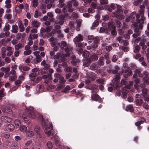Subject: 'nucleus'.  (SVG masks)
<instances>
[{"label": "nucleus", "instance_id": "nucleus-58", "mask_svg": "<svg viewBox=\"0 0 149 149\" xmlns=\"http://www.w3.org/2000/svg\"><path fill=\"white\" fill-rule=\"evenodd\" d=\"M94 80H92V78H91L90 76L87 77V79L86 80V83L87 84L89 83L90 81H94Z\"/></svg>", "mask_w": 149, "mask_h": 149}, {"label": "nucleus", "instance_id": "nucleus-23", "mask_svg": "<svg viewBox=\"0 0 149 149\" xmlns=\"http://www.w3.org/2000/svg\"><path fill=\"white\" fill-rule=\"evenodd\" d=\"M59 45L61 48H64V47H67L68 45L66 42L65 41H62L61 42L58 44Z\"/></svg>", "mask_w": 149, "mask_h": 149}, {"label": "nucleus", "instance_id": "nucleus-47", "mask_svg": "<svg viewBox=\"0 0 149 149\" xmlns=\"http://www.w3.org/2000/svg\"><path fill=\"white\" fill-rule=\"evenodd\" d=\"M119 49H121L124 52H127L128 50V48L127 47L125 46H120L119 47Z\"/></svg>", "mask_w": 149, "mask_h": 149}, {"label": "nucleus", "instance_id": "nucleus-43", "mask_svg": "<svg viewBox=\"0 0 149 149\" xmlns=\"http://www.w3.org/2000/svg\"><path fill=\"white\" fill-rule=\"evenodd\" d=\"M145 36H142L141 37V40H140V42H142V43H145V42L146 43L147 41H148V38H145Z\"/></svg>", "mask_w": 149, "mask_h": 149}, {"label": "nucleus", "instance_id": "nucleus-60", "mask_svg": "<svg viewBox=\"0 0 149 149\" xmlns=\"http://www.w3.org/2000/svg\"><path fill=\"white\" fill-rule=\"evenodd\" d=\"M71 16L73 18H76L78 17V14L74 12H73L72 13Z\"/></svg>", "mask_w": 149, "mask_h": 149}, {"label": "nucleus", "instance_id": "nucleus-37", "mask_svg": "<svg viewBox=\"0 0 149 149\" xmlns=\"http://www.w3.org/2000/svg\"><path fill=\"white\" fill-rule=\"evenodd\" d=\"M89 74L90 75L89 76L91 78H92V80H95L97 78L96 74L95 73L92 72H91Z\"/></svg>", "mask_w": 149, "mask_h": 149}, {"label": "nucleus", "instance_id": "nucleus-10", "mask_svg": "<svg viewBox=\"0 0 149 149\" xmlns=\"http://www.w3.org/2000/svg\"><path fill=\"white\" fill-rule=\"evenodd\" d=\"M36 93H39L44 91L43 86L41 84H38L36 87Z\"/></svg>", "mask_w": 149, "mask_h": 149}, {"label": "nucleus", "instance_id": "nucleus-13", "mask_svg": "<svg viewBox=\"0 0 149 149\" xmlns=\"http://www.w3.org/2000/svg\"><path fill=\"white\" fill-rule=\"evenodd\" d=\"M31 27L33 28H37L40 25V23L36 20H34L31 22Z\"/></svg>", "mask_w": 149, "mask_h": 149}, {"label": "nucleus", "instance_id": "nucleus-46", "mask_svg": "<svg viewBox=\"0 0 149 149\" xmlns=\"http://www.w3.org/2000/svg\"><path fill=\"white\" fill-rule=\"evenodd\" d=\"M104 59V57H100L99 58V64L100 65H103L104 64V63L103 62V61Z\"/></svg>", "mask_w": 149, "mask_h": 149}, {"label": "nucleus", "instance_id": "nucleus-20", "mask_svg": "<svg viewBox=\"0 0 149 149\" xmlns=\"http://www.w3.org/2000/svg\"><path fill=\"white\" fill-rule=\"evenodd\" d=\"M99 67V65L96 63H93L90 66V69L92 70L97 69Z\"/></svg>", "mask_w": 149, "mask_h": 149}, {"label": "nucleus", "instance_id": "nucleus-31", "mask_svg": "<svg viewBox=\"0 0 149 149\" xmlns=\"http://www.w3.org/2000/svg\"><path fill=\"white\" fill-rule=\"evenodd\" d=\"M7 42L4 38H2L0 41V45L1 46H6Z\"/></svg>", "mask_w": 149, "mask_h": 149}, {"label": "nucleus", "instance_id": "nucleus-27", "mask_svg": "<svg viewBox=\"0 0 149 149\" xmlns=\"http://www.w3.org/2000/svg\"><path fill=\"white\" fill-rule=\"evenodd\" d=\"M18 25L19 29V31L20 32H23L24 31V28L23 24L21 22L19 21L18 24Z\"/></svg>", "mask_w": 149, "mask_h": 149}, {"label": "nucleus", "instance_id": "nucleus-28", "mask_svg": "<svg viewBox=\"0 0 149 149\" xmlns=\"http://www.w3.org/2000/svg\"><path fill=\"white\" fill-rule=\"evenodd\" d=\"M19 128L20 131L22 132H25L27 130L26 127L24 125H20Z\"/></svg>", "mask_w": 149, "mask_h": 149}, {"label": "nucleus", "instance_id": "nucleus-35", "mask_svg": "<svg viewBox=\"0 0 149 149\" xmlns=\"http://www.w3.org/2000/svg\"><path fill=\"white\" fill-rule=\"evenodd\" d=\"M25 36V34L24 33L22 34L21 33H18L16 35V38L18 40L22 36V38H24V36Z\"/></svg>", "mask_w": 149, "mask_h": 149}, {"label": "nucleus", "instance_id": "nucleus-56", "mask_svg": "<svg viewBox=\"0 0 149 149\" xmlns=\"http://www.w3.org/2000/svg\"><path fill=\"white\" fill-rule=\"evenodd\" d=\"M38 0H33L32 1V5L33 7L36 8L38 4Z\"/></svg>", "mask_w": 149, "mask_h": 149}, {"label": "nucleus", "instance_id": "nucleus-39", "mask_svg": "<svg viewBox=\"0 0 149 149\" xmlns=\"http://www.w3.org/2000/svg\"><path fill=\"white\" fill-rule=\"evenodd\" d=\"M70 86H66L65 88L62 90L61 92L63 93H67V91L70 90Z\"/></svg>", "mask_w": 149, "mask_h": 149}, {"label": "nucleus", "instance_id": "nucleus-34", "mask_svg": "<svg viewBox=\"0 0 149 149\" xmlns=\"http://www.w3.org/2000/svg\"><path fill=\"white\" fill-rule=\"evenodd\" d=\"M11 1H9L8 0H6L5 2L6 5L5 6L7 8H9L11 7V5L10 4Z\"/></svg>", "mask_w": 149, "mask_h": 149}, {"label": "nucleus", "instance_id": "nucleus-24", "mask_svg": "<svg viewBox=\"0 0 149 149\" xmlns=\"http://www.w3.org/2000/svg\"><path fill=\"white\" fill-rule=\"evenodd\" d=\"M125 110L127 111H130L131 112H132L133 111L134 108L132 105H129L126 107Z\"/></svg>", "mask_w": 149, "mask_h": 149}, {"label": "nucleus", "instance_id": "nucleus-1", "mask_svg": "<svg viewBox=\"0 0 149 149\" xmlns=\"http://www.w3.org/2000/svg\"><path fill=\"white\" fill-rule=\"evenodd\" d=\"M36 117V114L34 108L30 107L27 109V111L23 114L22 118L25 121H26L31 118H34Z\"/></svg>", "mask_w": 149, "mask_h": 149}, {"label": "nucleus", "instance_id": "nucleus-48", "mask_svg": "<svg viewBox=\"0 0 149 149\" xmlns=\"http://www.w3.org/2000/svg\"><path fill=\"white\" fill-rule=\"evenodd\" d=\"M59 82L61 83H64L65 81V80L63 76H60L59 77Z\"/></svg>", "mask_w": 149, "mask_h": 149}, {"label": "nucleus", "instance_id": "nucleus-42", "mask_svg": "<svg viewBox=\"0 0 149 149\" xmlns=\"http://www.w3.org/2000/svg\"><path fill=\"white\" fill-rule=\"evenodd\" d=\"M115 6L114 4L112 3L110 5V7L109 6L108 8V10L110 11H111L115 9Z\"/></svg>", "mask_w": 149, "mask_h": 149}, {"label": "nucleus", "instance_id": "nucleus-53", "mask_svg": "<svg viewBox=\"0 0 149 149\" xmlns=\"http://www.w3.org/2000/svg\"><path fill=\"white\" fill-rule=\"evenodd\" d=\"M139 45L142 46V49H143L145 50V49L147 48V46L145 45V43H142V42H140L139 43Z\"/></svg>", "mask_w": 149, "mask_h": 149}, {"label": "nucleus", "instance_id": "nucleus-15", "mask_svg": "<svg viewBox=\"0 0 149 149\" xmlns=\"http://www.w3.org/2000/svg\"><path fill=\"white\" fill-rule=\"evenodd\" d=\"M76 22L77 23V27L76 28V30L77 31H79L80 30L79 28L81 26L82 20L81 19H78L76 20Z\"/></svg>", "mask_w": 149, "mask_h": 149}, {"label": "nucleus", "instance_id": "nucleus-26", "mask_svg": "<svg viewBox=\"0 0 149 149\" xmlns=\"http://www.w3.org/2000/svg\"><path fill=\"white\" fill-rule=\"evenodd\" d=\"M10 26L8 23H6L3 29V31H9L10 29Z\"/></svg>", "mask_w": 149, "mask_h": 149}, {"label": "nucleus", "instance_id": "nucleus-30", "mask_svg": "<svg viewBox=\"0 0 149 149\" xmlns=\"http://www.w3.org/2000/svg\"><path fill=\"white\" fill-rule=\"evenodd\" d=\"M33 135V133L32 131L28 130L27 131L26 134V137H31Z\"/></svg>", "mask_w": 149, "mask_h": 149}, {"label": "nucleus", "instance_id": "nucleus-62", "mask_svg": "<svg viewBox=\"0 0 149 149\" xmlns=\"http://www.w3.org/2000/svg\"><path fill=\"white\" fill-rule=\"evenodd\" d=\"M118 57L117 55H114L113 56L112 58V61L113 62H115L118 59Z\"/></svg>", "mask_w": 149, "mask_h": 149}, {"label": "nucleus", "instance_id": "nucleus-8", "mask_svg": "<svg viewBox=\"0 0 149 149\" xmlns=\"http://www.w3.org/2000/svg\"><path fill=\"white\" fill-rule=\"evenodd\" d=\"M91 99L95 101H98L100 103H102L103 102L102 99L100 98L99 96L97 94H94L91 95Z\"/></svg>", "mask_w": 149, "mask_h": 149}, {"label": "nucleus", "instance_id": "nucleus-49", "mask_svg": "<svg viewBox=\"0 0 149 149\" xmlns=\"http://www.w3.org/2000/svg\"><path fill=\"white\" fill-rule=\"evenodd\" d=\"M141 91L143 94H142V96H143L144 95L147 94V90L145 88H142L141 89Z\"/></svg>", "mask_w": 149, "mask_h": 149}, {"label": "nucleus", "instance_id": "nucleus-61", "mask_svg": "<svg viewBox=\"0 0 149 149\" xmlns=\"http://www.w3.org/2000/svg\"><path fill=\"white\" fill-rule=\"evenodd\" d=\"M100 1L101 5H104L108 3L107 0H100Z\"/></svg>", "mask_w": 149, "mask_h": 149}, {"label": "nucleus", "instance_id": "nucleus-59", "mask_svg": "<svg viewBox=\"0 0 149 149\" xmlns=\"http://www.w3.org/2000/svg\"><path fill=\"white\" fill-rule=\"evenodd\" d=\"M94 80H92V78H91L90 76L87 77V79L86 80V83L87 84L89 83L90 81H94Z\"/></svg>", "mask_w": 149, "mask_h": 149}, {"label": "nucleus", "instance_id": "nucleus-19", "mask_svg": "<svg viewBox=\"0 0 149 149\" xmlns=\"http://www.w3.org/2000/svg\"><path fill=\"white\" fill-rule=\"evenodd\" d=\"M36 75L37 74L36 73H31L29 74V77L31 80L33 81L35 79Z\"/></svg>", "mask_w": 149, "mask_h": 149}, {"label": "nucleus", "instance_id": "nucleus-50", "mask_svg": "<svg viewBox=\"0 0 149 149\" xmlns=\"http://www.w3.org/2000/svg\"><path fill=\"white\" fill-rule=\"evenodd\" d=\"M64 70V71L66 72H71L72 70V68L70 67L66 66Z\"/></svg>", "mask_w": 149, "mask_h": 149}, {"label": "nucleus", "instance_id": "nucleus-6", "mask_svg": "<svg viewBox=\"0 0 149 149\" xmlns=\"http://www.w3.org/2000/svg\"><path fill=\"white\" fill-rule=\"evenodd\" d=\"M115 27L113 24H109L108 25V28L107 31V32L111 31V33L113 35H115L116 34V32L115 30Z\"/></svg>", "mask_w": 149, "mask_h": 149}, {"label": "nucleus", "instance_id": "nucleus-2", "mask_svg": "<svg viewBox=\"0 0 149 149\" xmlns=\"http://www.w3.org/2000/svg\"><path fill=\"white\" fill-rule=\"evenodd\" d=\"M13 49L12 47L8 45L3 47L1 49L2 58H4L6 56H10L13 54Z\"/></svg>", "mask_w": 149, "mask_h": 149}, {"label": "nucleus", "instance_id": "nucleus-41", "mask_svg": "<svg viewBox=\"0 0 149 149\" xmlns=\"http://www.w3.org/2000/svg\"><path fill=\"white\" fill-rule=\"evenodd\" d=\"M92 88L94 90H96L95 91H92L91 92L92 93L94 92L95 93H97L98 91V86L97 85H93L92 86Z\"/></svg>", "mask_w": 149, "mask_h": 149}, {"label": "nucleus", "instance_id": "nucleus-51", "mask_svg": "<svg viewBox=\"0 0 149 149\" xmlns=\"http://www.w3.org/2000/svg\"><path fill=\"white\" fill-rule=\"evenodd\" d=\"M69 27H70L71 29H72V28H74V22L73 21H71L69 22Z\"/></svg>", "mask_w": 149, "mask_h": 149}, {"label": "nucleus", "instance_id": "nucleus-54", "mask_svg": "<svg viewBox=\"0 0 149 149\" xmlns=\"http://www.w3.org/2000/svg\"><path fill=\"white\" fill-rule=\"evenodd\" d=\"M32 51L31 50H26L23 53L24 55H29L31 53Z\"/></svg>", "mask_w": 149, "mask_h": 149}, {"label": "nucleus", "instance_id": "nucleus-9", "mask_svg": "<svg viewBox=\"0 0 149 149\" xmlns=\"http://www.w3.org/2000/svg\"><path fill=\"white\" fill-rule=\"evenodd\" d=\"M42 78L45 80L48 79V80L49 81L51 80L52 79V75L49 74H47L42 75L41 77H38L37 78V79L40 80Z\"/></svg>", "mask_w": 149, "mask_h": 149}, {"label": "nucleus", "instance_id": "nucleus-12", "mask_svg": "<svg viewBox=\"0 0 149 149\" xmlns=\"http://www.w3.org/2000/svg\"><path fill=\"white\" fill-rule=\"evenodd\" d=\"M120 77L119 74H117L115 76V77L113 79L112 81L114 82V84H115L116 87H117L118 86V82L119 81Z\"/></svg>", "mask_w": 149, "mask_h": 149}, {"label": "nucleus", "instance_id": "nucleus-57", "mask_svg": "<svg viewBox=\"0 0 149 149\" xmlns=\"http://www.w3.org/2000/svg\"><path fill=\"white\" fill-rule=\"evenodd\" d=\"M72 1H69L68 3L66 5V7L68 9L72 7Z\"/></svg>", "mask_w": 149, "mask_h": 149}, {"label": "nucleus", "instance_id": "nucleus-38", "mask_svg": "<svg viewBox=\"0 0 149 149\" xmlns=\"http://www.w3.org/2000/svg\"><path fill=\"white\" fill-rule=\"evenodd\" d=\"M10 68H9L8 67L7 68H5V67H3L1 68V70L2 71L6 73L10 71Z\"/></svg>", "mask_w": 149, "mask_h": 149}, {"label": "nucleus", "instance_id": "nucleus-3", "mask_svg": "<svg viewBox=\"0 0 149 149\" xmlns=\"http://www.w3.org/2000/svg\"><path fill=\"white\" fill-rule=\"evenodd\" d=\"M144 9H141L139 10L138 13L136 15L137 22L140 24L143 23L144 20L145 19V17L144 16Z\"/></svg>", "mask_w": 149, "mask_h": 149}, {"label": "nucleus", "instance_id": "nucleus-16", "mask_svg": "<svg viewBox=\"0 0 149 149\" xmlns=\"http://www.w3.org/2000/svg\"><path fill=\"white\" fill-rule=\"evenodd\" d=\"M83 65L85 67H88L90 64L91 61L88 59L85 58L83 60Z\"/></svg>", "mask_w": 149, "mask_h": 149}, {"label": "nucleus", "instance_id": "nucleus-22", "mask_svg": "<svg viewBox=\"0 0 149 149\" xmlns=\"http://www.w3.org/2000/svg\"><path fill=\"white\" fill-rule=\"evenodd\" d=\"M7 130L10 131H12L14 130L15 128L14 125L12 124H9L7 127Z\"/></svg>", "mask_w": 149, "mask_h": 149}, {"label": "nucleus", "instance_id": "nucleus-63", "mask_svg": "<svg viewBox=\"0 0 149 149\" xmlns=\"http://www.w3.org/2000/svg\"><path fill=\"white\" fill-rule=\"evenodd\" d=\"M47 146L49 149H51L52 148L53 145L51 142L48 141L47 143Z\"/></svg>", "mask_w": 149, "mask_h": 149}, {"label": "nucleus", "instance_id": "nucleus-21", "mask_svg": "<svg viewBox=\"0 0 149 149\" xmlns=\"http://www.w3.org/2000/svg\"><path fill=\"white\" fill-rule=\"evenodd\" d=\"M55 142L56 146H60L61 145V143L60 142L59 139L57 136L54 137Z\"/></svg>", "mask_w": 149, "mask_h": 149}, {"label": "nucleus", "instance_id": "nucleus-55", "mask_svg": "<svg viewBox=\"0 0 149 149\" xmlns=\"http://www.w3.org/2000/svg\"><path fill=\"white\" fill-rule=\"evenodd\" d=\"M47 69L45 68H43L40 70V73L41 75L47 73Z\"/></svg>", "mask_w": 149, "mask_h": 149}, {"label": "nucleus", "instance_id": "nucleus-40", "mask_svg": "<svg viewBox=\"0 0 149 149\" xmlns=\"http://www.w3.org/2000/svg\"><path fill=\"white\" fill-rule=\"evenodd\" d=\"M143 86V85L142 84H141L139 86H138V85H134V86L135 88H137V91L138 93H140L141 92V90L140 89H141L142 87Z\"/></svg>", "mask_w": 149, "mask_h": 149}, {"label": "nucleus", "instance_id": "nucleus-45", "mask_svg": "<svg viewBox=\"0 0 149 149\" xmlns=\"http://www.w3.org/2000/svg\"><path fill=\"white\" fill-rule=\"evenodd\" d=\"M72 47L70 46V45H68L67 46L65 49V52L67 53V55H69L68 54V53L71 50H72Z\"/></svg>", "mask_w": 149, "mask_h": 149}, {"label": "nucleus", "instance_id": "nucleus-44", "mask_svg": "<svg viewBox=\"0 0 149 149\" xmlns=\"http://www.w3.org/2000/svg\"><path fill=\"white\" fill-rule=\"evenodd\" d=\"M115 22L116 24V26L118 28H120L121 27L122 24L121 22L119 20L117 19L115 20Z\"/></svg>", "mask_w": 149, "mask_h": 149}, {"label": "nucleus", "instance_id": "nucleus-14", "mask_svg": "<svg viewBox=\"0 0 149 149\" xmlns=\"http://www.w3.org/2000/svg\"><path fill=\"white\" fill-rule=\"evenodd\" d=\"M18 27L16 25H14L12 26V29L11 31L13 33H17L18 31Z\"/></svg>", "mask_w": 149, "mask_h": 149}, {"label": "nucleus", "instance_id": "nucleus-25", "mask_svg": "<svg viewBox=\"0 0 149 149\" xmlns=\"http://www.w3.org/2000/svg\"><path fill=\"white\" fill-rule=\"evenodd\" d=\"M139 25L138 24V25L136 26L135 24H134V25L135 26H139V28H136L134 30V32L137 33H139L140 34V33H139V29H142L143 28V26H142V24H139Z\"/></svg>", "mask_w": 149, "mask_h": 149}, {"label": "nucleus", "instance_id": "nucleus-7", "mask_svg": "<svg viewBox=\"0 0 149 149\" xmlns=\"http://www.w3.org/2000/svg\"><path fill=\"white\" fill-rule=\"evenodd\" d=\"M141 96L139 94H136L135 99V104L137 106H141L143 103V100L141 97Z\"/></svg>", "mask_w": 149, "mask_h": 149}, {"label": "nucleus", "instance_id": "nucleus-32", "mask_svg": "<svg viewBox=\"0 0 149 149\" xmlns=\"http://www.w3.org/2000/svg\"><path fill=\"white\" fill-rule=\"evenodd\" d=\"M36 61L34 62L36 64H37L38 63L40 62L41 61V56L40 55L37 56L35 58Z\"/></svg>", "mask_w": 149, "mask_h": 149}, {"label": "nucleus", "instance_id": "nucleus-18", "mask_svg": "<svg viewBox=\"0 0 149 149\" xmlns=\"http://www.w3.org/2000/svg\"><path fill=\"white\" fill-rule=\"evenodd\" d=\"M59 3L57 5V6L59 8H62L65 5V0H58Z\"/></svg>", "mask_w": 149, "mask_h": 149}, {"label": "nucleus", "instance_id": "nucleus-17", "mask_svg": "<svg viewBox=\"0 0 149 149\" xmlns=\"http://www.w3.org/2000/svg\"><path fill=\"white\" fill-rule=\"evenodd\" d=\"M24 47V45L21 43H19L15 45L14 48L15 50H18L19 49Z\"/></svg>", "mask_w": 149, "mask_h": 149}, {"label": "nucleus", "instance_id": "nucleus-64", "mask_svg": "<svg viewBox=\"0 0 149 149\" xmlns=\"http://www.w3.org/2000/svg\"><path fill=\"white\" fill-rule=\"evenodd\" d=\"M12 16V15L9 13L6 14L5 15V17L8 19H10L11 18Z\"/></svg>", "mask_w": 149, "mask_h": 149}, {"label": "nucleus", "instance_id": "nucleus-33", "mask_svg": "<svg viewBox=\"0 0 149 149\" xmlns=\"http://www.w3.org/2000/svg\"><path fill=\"white\" fill-rule=\"evenodd\" d=\"M17 128H19L21 125L20 121L19 120H16L14 122Z\"/></svg>", "mask_w": 149, "mask_h": 149}, {"label": "nucleus", "instance_id": "nucleus-4", "mask_svg": "<svg viewBox=\"0 0 149 149\" xmlns=\"http://www.w3.org/2000/svg\"><path fill=\"white\" fill-rule=\"evenodd\" d=\"M42 126L47 136H50L52 132L51 130H52L53 128L52 124L49 123V127L47 123L43 121L42 123Z\"/></svg>", "mask_w": 149, "mask_h": 149}, {"label": "nucleus", "instance_id": "nucleus-36", "mask_svg": "<svg viewBox=\"0 0 149 149\" xmlns=\"http://www.w3.org/2000/svg\"><path fill=\"white\" fill-rule=\"evenodd\" d=\"M99 24V22L97 20H95L93 22L92 26L91 27V29H93L94 27H97Z\"/></svg>", "mask_w": 149, "mask_h": 149}, {"label": "nucleus", "instance_id": "nucleus-52", "mask_svg": "<svg viewBox=\"0 0 149 149\" xmlns=\"http://www.w3.org/2000/svg\"><path fill=\"white\" fill-rule=\"evenodd\" d=\"M96 81L98 83L100 84H104V81L103 79H97L96 80Z\"/></svg>", "mask_w": 149, "mask_h": 149}, {"label": "nucleus", "instance_id": "nucleus-5", "mask_svg": "<svg viewBox=\"0 0 149 149\" xmlns=\"http://www.w3.org/2000/svg\"><path fill=\"white\" fill-rule=\"evenodd\" d=\"M117 11H116L113 13V15L114 17H115L119 19H123L124 18L125 16L124 15L122 14L123 12V11L120 9L121 7L120 6H117Z\"/></svg>", "mask_w": 149, "mask_h": 149}, {"label": "nucleus", "instance_id": "nucleus-29", "mask_svg": "<svg viewBox=\"0 0 149 149\" xmlns=\"http://www.w3.org/2000/svg\"><path fill=\"white\" fill-rule=\"evenodd\" d=\"M143 83L144 84H148L149 83V77L148 76H145L143 79Z\"/></svg>", "mask_w": 149, "mask_h": 149}, {"label": "nucleus", "instance_id": "nucleus-11", "mask_svg": "<svg viewBox=\"0 0 149 149\" xmlns=\"http://www.w3.org/2000/svg\"><path fill=\"white\" fill-rule=\"evenodd\" d=\"M83 38L81 35L79 34L76 36L73 39V41L75 43L76 42L82 41Z\"/></svg>", "mask_w": 149, "mask_h": 149}]
</instances>
